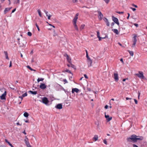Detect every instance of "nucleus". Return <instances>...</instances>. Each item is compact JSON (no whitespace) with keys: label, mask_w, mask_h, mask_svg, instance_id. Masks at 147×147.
<instances>
[{"label":"nucleus","mask_w":147,"mask_h":147,"mask_svg":"<svg viewBox=\"0 0 147 147\" xmlns=\"http://www.w3.org/2000/svg\"><path fill=\"white\" fill-rule=\"evenodd\" d=\"M18 41V43L20 45V47H24L25 46L26 43V42L25 39H22L20 41V39L18 38L17 39Z\"/></svg>","instance_id":"nucleus-1"},{"label":"nucleus","mask_w":147,"mask_h":147,"mask_svg":"<svg viewBox=\"0 0 147 147\" xmlns=\"http://www.w3.org/2000/svg\"><path fill=\"white\" fill-rule=\"evenodd\" d=\"M136 137H138L136 135H133L131 136L130 138H127V140L128 142H131V140H132L134 142H136Z\"/></svg>","instance_id":"nucleus-2"},{"label":"nucleus","mask_w":147,"mask_h":147,"mask_svg":"<svg viewBox=\"0 0 147 147\" xmlns=\"http://www.w3.org/2000/svg\"><path fill=\"white\" fill-rule=\"evenodd\" d=\"M136 75L141 79H144V76L142 72L139 71V73L136 74Z\"/></svg>","instance_id":"nucleus-3"},{"label":"nucleus","mask_w":147,"mask_h":147,"mask_svg":"<svg viewBox=\"0 0 147 147\" xmlns=\"http://www.w3.org/2000/svg\"><path fill=\"white\" fill-rule=\"evenodd\" d=\"M42 102L46 105H47L49 101L47 98L44 97L42 98Z\"/></svg>","instance_id":"nucleus-4"},{"label":"nucleus","mask_w":147,"mask_h":147,"mask_svg":"<svg viewBox=\"0 0 147 147\" xmlns=\"http://www.w3.org/2000/svg\"><path fill=\"white\" fill-rule=\"evenodd\" d=\"M24 140L25 142V143L27 147H31V146L30 145L29 142L28 141V138L26 136H25Z\"/></svg>","instance_id":"nucleus-5"},{"label":"nucleus","mask_w":147,"mask_h":147,"mask_svg":"<svg viewBox=\"0 0 147 147\" xmlns=\"http://www.w3.org/2000/svg\"><path fill=\"white\" fill-rule=\"evenodd\" d=\"M112 18L114 22L119 26V22L118 19L117 18L114 17V16H112Z\"/></svg>","instance_id":"nucleus-6"},{"label":"nucleus","mask_w":147,"mask_h":147,"mask_svg":"<svg viewBox=\"0 0 147 147\" xmlns=\"http://www.w3.org/2000/svg\"><path fill=\"white\" fill-rule=\"evenodd\" d=\"M97 12L98 13V19L100 20H101L103 16L100 11H98Z\"/></svg>","instance_id":"nucleus-7"},{"label":"nucleus","mask_w":147,"mask_h":147,"mask_svg":"<svg viewBox=\"0 0 147 147\" xmlns=\"http://www.w3.org/2000/svg\"><path fill=\"white\" fill-rule=\"evenodd\" d=\"M6 95V91H5L4 93L0 96V99L1 100H6L5 96Z\"/></svg>","instance_id":"nucleus-8"},{"label":"nucleus","mask_w":147,"mask_h":147,"mask_svg":"<svg viewBox=\"0 0 147 147\" xmlns=\"http://www.w3.org/2000/svg\"><path fill=\"white\" fill-rule=\"evenodd\" d=\"M136 35H135V36L133 38V42L132 47H135L137 42V40L136 39Z\"/></svg>","instance_id":"nucleus-9"},{"label":"nucleus","mask_w":147,"mask_h":147,"mask_svg":"<svg viewBox=\"0 0 147 147\" xmlns=\"http://www.w3.org/2000/svg\"><path fill=\"white\" fill-rule=\"evenodd\" d=\"M73 25L74 26V28L76 30H77V31H79V30L78 28V27L77 26V25L76 24V22L77 21H73Z\"/></svg>","instance_id":"nucleus-10"},{"label":"nucleus","mask_w":147,"mask_h":147,"mask_svg":"<svg viewBox=\"0 0 147 147\" xmlns=\"http://www.w3.org/2000/svg\"><path fill=\"white\" fill-rule=\"evenodd\" d=\"M47 86L45 84L43 83H41L40 86V88L42 89H44L46 88Z\"/></svg>","instance_id":"nucleus-11"},{"label":"nucleus","mask_w":147,"mask_h":147,"mask_svg":"<svg viewBox=\"0 0 147 147\" xmlns=\"http://www.w3.org/2000/svg\"><path fill=\"white\" fill-rule=\"evenodd\" d=\"M55 107L57 109H60L62 108V105L61 104H59L56 106Z\"/></svg>","instance_id":"nucleus-12"},{"label":"nucleus","mask_w":147,"mask_h":147,"mask_svg":"<svg viewBox=\"0 0 147 147\" xmlns=\"http://www.w3.org/2000/svg\"><path fill=\"white\" fill-rule=\"evenodd\" d=\"M105 117L106 118L107 121H110L112 119V117H110L109 115H106V114H105Z\"/></svg>","instance_id":"nucleus-13"},{"label":"nucleus","mask_w":147,"mask_h":147,"mask_svg":"<svg viewBox=\"0 0 147 147\" xmlns=\"http://www.w3.org/2000/svg\"><path fill=\"white\" fill-rule=\"evenodd\" d=\"M114 78L116 82H117L118 80V74L117 73L114 74Z\"/></svg>","instance_id":"nucleus-14"},{"label":"nucleus","mask_w":147,"mask_h":147,"mask_svg":"<svg viewBox=\"0 0 147 147\" xmlns=\"http://www.w3.org/2000/svg\"><path fill=\"white\" fill-rule=\"evenodd\" d=\"M11 7L10 8L8 7L5 8V9L4 11V14H5L7 12L9 11L11 9Z\"/></svg>","instance_id":"nucleus-15"},{"label":"nucleus","mask_w":147,"mask_h":147,"mask_svg":"<svg viewBox=\"0 0 147 147\" xmlns=\"http://www.w3.org/2000/svg\"><path fill=\"white\" fill-rule=\"evenodd\" d=\"M27 94L26 92L25 93L23 94L22 96H19V98H21L22 101L23 99V97L27 96Z\"/></svg>","instance_id":"nucleus-16"},{"label":"nucleus","mask_w":147,"mask_h":147,"mask_svg":"<svg viewBox=\"0 0 147 147\" xmlns=\"http://www.w3.org/2000/svg\"><path fill=\"white\" fill-rule=\"evenodd\" d=\"M87 61L88 67H89L91 66L92 63V60H87Z\"/></svg>","instance_id":"nucleus-17"},{"label":"nucleus","mask_w":147,"mask_h":147,"mask_svg":"<svg viewBox=\"0 0 147 147\" xmlns=\"http://www.w3.org/2000/svg\"><path fill=\"white\" fill-rule=\"evenodd\" d=\"M79 91V90L77 88H74L72 89V92L73 93H74V92H76L78 93Z\"/></svg>","instance_id":"nucleus-18"},{"label":"nucleus","mask_w":147,"mask_h":147,"mask_svg":"<svg viewBox=\"0 0 147 147\" xmlns=\"http://www.w3.org/2000/svg\"><path fill=\"white\" fill-rule=\"evenodd\" d=\"M139 138H136V142L138 140H141L144 139V138L142 136H139Z\"/></svg>","instance_id":"nucleus-19"},{"label":"nucleus","mask_w":147,"mask_h":147,"mask_svg":"<svg viewBox=\"0 0 147 147\" xmlns=\"http://www.w3.org/2000/svg\"><path fill=\"white\" fill-rule=\"evenodd\" d=\"M28 92L29 93H31L32 94L36 95L37 93V92L36 91H29Z\"/></svg>","instance_id":"nucleus-20"},{"label":"nucleus","mask_w":147,"mask_h":147,"mask_svg":"<svg viewBox=\"0 0 147 147\" xmlns=\"http://www.w3.org/2000/svg\"><path fill=\"white\" fill-rule=\"evenodd\" d=\"M78 13H77L76 15L74 18L73 21H76L77 20V19H78Z\"/></svg>","instance_id":"nucleus-21"},{"label":"nucleus","mask_w":147,"mask_h":147,"mask_svg":"<svg viewBox=\"0 0 147 147\" xmlns=\"http://www.w3.org/2000/svg\"><path fill=\"white\" fill-rule=\"evenodd\" d=\"M112 31L117 34H119V32L118 30L117 29H115L112 30Z\"/></svg>","instance_id":"nucleus-22"},{"label":"nucleus","mask_w":147,"mask_h":147,"mask_svg":"<svg viewBox=\"0 0 147 147\" xmlns=\"http://www.w3.org/2000/svg\"><path fill=\"white\" fill-rule=\"evenodd\" d=\"M5 141L11 147H14L7 140L5 139Z\"/></svg>","instance_id":"nucleus-23"},{"label":"nucleus","mask_w":147,"mask_h":147,"mask_svg":"<svg viewBox=\"0 0 147 147\" xmlns=\"http://www.w3.org/2000/svg\"><path fill=\"white\" fill-rule=\"evenodd\" d=\"M85 25L84 24H82L80 27V30H82L84 28Z\"/></svg>","instance_id":"nucleus-24"},{"label":"nucleus","mask_w":147,"mask_h":147,"mask_svg":"<svg viewBox=\"0 0 147 147\" xmlns=\"http://www.w3.org/2000/svg\"><path fill=\"white\" fill-rule=\"evenodd\" d=\"M98 136L97 135H95L93 138V139L95 141H96L98 139Z\"/></svg>","instance_id":"nucleus-25"},{"label":"nucleus","mask_w":147,"mask_h":147,"mask_svg":"<svg viewBox=\"0 0 147 147\" xmlns=\"http://www.w3.org/2000/svg\"><path fill=\"white\" fill-rule=\"evenodd\" d=\"M24 116L26 117H28L29 116V114L27 112H26L24 114Z\"/></svg>","instance_id":"nucleus-26"},{"label":"nucleus","mask_w":147,"mask_h":147,"mask_svg":"<svg viewBox=\"0 0 147 147\" xmlns=\"http://www.w3.org/2000/svg\"><path fill=\"white\" fill-rule=\"evenodd\" d=\"M37 11L38 12V14H39V16L40 17H42V15L41 14L40 10V9H38V10Z\"/></svg>","instance_id":"nucleus-27"},{"label":"nucleus","mask_w":147,"mask_h":147,"mask_svg":"<svg viewBox=\"0 0 147 147\" xmlns=\"http://www.w3.org/2000/svg\"><path fill=\"white\" fill-rule=\"evenodd\" d=\"M44 80L43 78H38L37 80V82H39L40 81H42Z\"/></svg>","instance_id":"nucleus-28"},{"label":"nucleus","mask_w":147,"mask_h":147,"mask_svg":"<svg viewBox=\"0 0 147 147\" xmlns=\"http://www.w3.org/2000/svg\"><path fill=\"white\" fill-rule=\"evenodd\" d=\"M20 0H17V1H15L13 2L14 4H20Z\"/></svg>","instance_id":"nucleus-29"},{"label":"nucleus","mask_w":147,"mask_h":147,"mask_svg":"<svg viewBox=\"0 0 147 147\" xmlns=\"http://www.w3.org/2000/svg\"><path fill=\"white\" fill-rule=\"evenodd\" d=\"M27 67L29 69H30V70L31 71H36V70H34L33 69H32V68L29 66V65H28L27 66Z\"/></svg>","instance_id":"nucleus-30"},{"label":"nucleus","mask_w":147,"mask_h":147,"mask_svg":"<svg viewBox=\"0 0 147 147\" xmlns=\"http://www.w3.org/2000/svg\"><path fill=\"white\" fill-rule=\"evenodd\" d=\"M128 51L129 53V54H130V55L131 56H133L134 55V52L132 51H130L128 50Z\"/></svg>","instance_id":"nucleus-31"},{"label":"nucleus","mask_w":147,"mask_h":147,"mask_svg":"<svg viewBox=\"0 0 147 147\" xmlns=\"http://www.w3.org/2000/svg\"><path fill=\"white\" fill-rule=\"evenodd\" d=\"M98 39H99V41H100L101 40V39H103V38H107V36H106L105 37H101L100 36V37H98Z\"/></svg>","instance_id":"nucleus-32"},{"label":"nucleus","mask_w":147,"mask_h":147,"mask_svg":"<svg viewBox=\"0 0 147 147\" xmlns=\"http://www.w3.org/2000/svg\"><path fill=\"white\" fill-rule=\"evenodd\" d=\"M67 61L69 63H71V59L69 57L68 58H67Z\"/></svg>","instance_id":"nucleus-33"},{"label":"nucleus","mask_w":147,"mask_h":147,"mask_svg":"<svg viewBox=\"0 0 147 147\" xmlns=\"http://www.w3.org/2000/svg\"><path fill=\"white\" fill-rule=\"evenodd\" d=\"M71 67L72 68H74V69H76V66L72 64V63L71 65Z\"/></svg>","instance_id":"nucleus-34"},{"label":"nucleus","mask_w":147,"mask_h":147,"mask_svg":"<svg viewBox=\"0 0 147 147\" xmlns=\"http://www.w3.org/2000/svg\"><path fill=\"white\" fill-rule=\"evenodd\" d=\"M35 25L37 27V29H38V31H40V29H39V26H38V25H37V24L36 23L35 24Z\"/></svg>","instance_id":"nucleus-35"},{"label":"nucleus","mask_w":147,"mask_h":147,"mask_svg":"<svg viewBox=\"0 0 147 147\" xmlns=\"http://www.w3.org/2000/svg\"><path fill=\"white\" fill-rule=\"evenodd\" d=\"M65 72H67L68 73H69L71 74H72V73L69 70H68V69H67V70H65Z\"/></svg>","instance_id":"nucleus-36"},{"label":"nucleus","mask_w":147,"mask_h":147,"mask_svg":"<svg viewBox=\"0 0 147 147\" xmlns=\"http://www.w3.org/2000/svg\"><path fill=\"white\" fill-rule=\"evenodd\" d=\"M86 57L87 58V60H91L90 59V58L89 57L88 55V53H87V54L86 55Z\"/></svg>","instance_id":"nucleus-37"},{"label":"nucleus","mask_w":147,"mask_h":147,"mask_svg":"<svg viewBox=\"0 0 147 147\" xmlns=\"http://www.w3.org/2000/svg\"><path fill=\"white\" fill-rule=\"evenodd\" d=\"M97 37H100V33L99 31H97Z\"/></svg>","instance_id":"nucleus-38"},{"label":"nucleus","mask_w":147,"mask_h":147,"mask_svg":"<svg viewBox=\"0 0 147 147\" xmlns=\"http://www.w3.org/2000/svg\"><path fill=\"white\" fill-rule=\"evenodd\" d=\"M27 34L28 36H31L32 35V33L30 32H28Z\"/></svg>","instance_id":"nucleus-39"},{"label":"nucleus","mask_w":147,"mask_h":147,"mask_svg":"<svg viewBox=\"0 0 147 147\" xmlns=\"http://www.w3.org/2000/svg\"><path fill=\"white\" fill-rule=\"evenodd\" d=\"M106 23V24L107 26H109V22L108 21H107L105 22Z\"/></svg>","instance_id":"nucleus-40"},{"label":"nucleus","mask_w":147,"mask_h":147,"mask_svg":"<svg viewBox=\"0 0 147 147\" xmlns=\"http://www.w3.org/2000/svg\"><path fill=\"white\" fill-rule=\"evenodd\" d=\"M44 11L45 13V14H46L47 16L48 15H49L48 14V11H46V10L45 9H44Z\"/></svg>","instance_id":"nucleus-41"},{"label":"nucleus","mask_w":147,"mask_h":147,"mask_svg":"<svg viewBox=\"0 0 147 147\" xmlns=\"http://www.w3.org/2000/svg\"><path fill=\"white\" fill-rule=\"evenodd\" d=\"M103 142L106 145L107 144V142L106 140V139H104L103 140Z\"/></svg>","instance_id":"nucleus-42"},{"label":"nucleus","mask_w":147,"mask_h":147,"mask_svg":"<svg viewBox=\"0 0 147 147\" xmlns=\"http://www.w3.org/2000/svg\"><path fill=\"white\" fill-rule=\"evenodd\" d=\"M47 16L48 17V19L49 20H50L51 18V15L49 14V15H48Z\"/></svg>","instance_id":"nucleus-43"},{"label":"nucleus","mask_w":147,"mask_h":147,"mask_svg":"<svg viewBox=\"0 0 147 147\" xmlns=\"http://www.w3.org/2000/svg\"><path fill=\"white\" fill-rule=\"evenodd\" d=\"M103 19L104 21L105 22L108 21V19L105 17H104L103 18Z\"/></svg>","instance_id":"nucleus-44"},{"label":"nucleus","mask_w":147,"mask_h":147,"mask_svg":"<svg viewBox=\"0 0 147 147\" xmlns=\"http://www.w3.org/2000/svg\"><path fill=\"white\" fill-rule=\"evenodd\" d=\"M64 56L65 57H66V58H68L69 57V56L67 54H65L64 55Z\"/></svg>","instance_id":"nucleus-45"},{"label":"nucleus","mask_w":147,"mask_h":147,"mask_svg":"<svg viewBox=\"0 0 147 147\" xmlns=\"http://www.w3.org/2000/svg\"><path fill=\"white\" fill-rule=\"evenodd\" d=\"M140 94V93L139 92V91H138V99H139Z\"/></svg>","instance_id":"nucleus-46"},{"label":"nucleus","mask_w":147,"mask_h":147,"mask_svg":"<svg viewBox=\"0 0 147 147\" xmlns=\"http://www.w3.org/2000/svg\"><path fill=\"white\" fill-rule=\"evenodd\" d=\"M104 1L107 3H108L109 1V0H104Z\"/></svg>","instance_id":"nucleus-47"},{"label":"nucleus","mask_w":147,"mask_h":147,"mask_svg":"<svg viewBox=\"0 0 147 147\" xmlns=\"http://www.w3.org/2000/svg\"><path fill=\"white\" fill-rule=\"evenodd\" d=\"M134 101L135 102V104H138V101L136 99H134Z\"/></svg>","instance_id":"nucleus-48"},{"label":"nucleus","mask_w":147,"mask_h":147,"mask_svg":"<svg viewBox=\"0 0 147 147\" xmlns=\"http://www.w3.org/2000/svg\"><path fill=\"white\" fill-rule=\"evenodd\" d=\"M84 76L85 77V78H86V79H88V77L87 76V75L86 74H84Z\"/></svg>","instance_id":"nucleus-49"},{"label":"nucleus","mask_w":147,"mask_h":147,"mask_svg":"<svg viewBox=\"0 0 147 147\" xmlns=\"http://www.w3.org/2000/svg\"><path fill=\"white\" fill-rule=\"evenodd\" d=\"M4 52L5 55V56L8 55L7 53V51H4Z\"/></svg>","instance_id":"nucleus-50"},{"label":"nucleus","mask_w":147,"mask_h":147,"mask_svg":"<svg viewBox=\"0 0 147 147\" xmlns=\"http://www.w3.org/2000/svg\"><path fill=\"white\" fill-rule=\"evenodd\" d=\"M117 13H118L119 14H123L124 13V12H123V11H121V12L119 11V12H118Z\"/></svg>","instance_id":"nucleus-51"},{"label":"nucleus","mask_w":147,"mask_h":147,"mask_svg":"<svg viewBox=\"0 0 147 147\" xmlns=\"http://www.w3.org/2000/svg\"><path fill=\"white\" fill-rule=\"evenodd\" d=\"M130 8L133 11H135L136 9V8L133 7H131Z\"/></svg>","instance_id":"nucleus-52"},{"label":"nucleus","mask_w":147,"mask_h":147,"mask_svg":"<svg viewBox=\"0 0 147 147\" xmlns=\"http://www.w3.org/2000/svg\"><path fill=\"white\" fill-rule=\"evenodd\" d=\"M127 14H128V16L127 17V19H129V18L130 16V14L129 13H128Z\"/></svg>","instance_id":"nucleus-53"},{"label":"nucleus","mask_w":147,"mask_h":147,"mask_svg":"<svg viewBox=\"0 0 147 147\" xmlns=\"http://www.w3.org/2000/svg\"><path fill=\"white\" fill-rule=\"evenodd\" d=\"M63 81L64 82H65V83H68L67 81V80H66V79H64V80H63Z\"/></svg>","instance_id":"nucleus-54"},{"label":"nucleus","mask_w":147,"mask_h":147,"mask_svg":"<svg viewBox=\"0 0 147 147\" xmlns=\"http://www.w3.org/2000/svg\"><path fill=\"white\" fill-rule=\"evenodd\" d=\"M12 66V63H11V61L10 62V63H9V67H10Z\"/></svg>","instance_id":"nucleus-55"},{"label":"nucleus","mask_w":147,"mask_h":147,"mask_svg":"<svg viewBox=\"0 0 147 147\" xmlns=\"http://www.w3.org/2000/svg\"><path fill=\"white\" fill-rule=\"evenodd\" d=\"M70 64H67V66L69 67H71V63H69Z\"/></svg>","instance_id":"nucleus-56"},{"label":"nucleus","mask_w":147,"mask_h":147,"mask_svg":"<svg viewBox=\"0 0 147 147\" xmlns=\"http://www.w3.org/2000/svg\"><path fill=\"white\" fill-rule=\"evenodd\" d=\"M134 25L136 26V27H138V24L136 23L134 24Z\"/></svg>","instance_id":"nucleus-57"},{"label":"nucleus","mask_w":147,"mask_h":147,"mask_svg":"<svg viewBox=\"0 0 147 147\" xmlns=\"http://www.w3.org/2000/svg\"><path fill=\"white\" fill-rule=\"evenodd\" d=\"M134 7H136V8H137L138 7V6L136 5H135L134 4H133V5H132Z\"/></svg>","instance_id":"nucleus-58"},{"label":"nucleus","mask_w":147,"mask_h":147,"mask_svg":"<svg viewBox=\"0 0 147 147\" xmlns=\"http://www.w3.org/2000/svg\"><path fill=\"white\" fill-rule=\"evenodd\" d=\"M16 10V8L14 9L12 11V13H13Z\"/></svg>","instance_id":"nucleus-59"},{"label":"nucleus","mask_w":147,"mask_h":147,"mask_svg":"<svg viewBox=\"0 0 147 147\" xmlns=\"http://www.w3.org/2000/svg\"><path fill=\"white\" fill-rule=\"evenodd\" d=\"M95 124L96 125L98 126H99V123L98 122H95Z\"/></svg>","instance_id":"nucleus-60"},{"label":"nucleus","mask_w":147,"mask_h":147,"mask_svg":"<svg viewBox=\"0 0 147 147\" xmlns=\"http://www.w3.org/2000/svg\"><path fill=\"white\" fill-rule=\"evenodd\" d=\"M78 1L77 0H73V1L74 3H76Z\"/></svg>","instance_id":"nucleus-61"},{"label":"nucleus","mask_w":147,"mask_h":147,"mask_svg":"<svg viewBox=\"0 0 147 147\" xmlns=\"http://www.w3.org/2000/svg\"><path fill=\"white\" fill-rule=\"evenodd\" d=\"M114 24H115L113 22L111 23V25L112 26H113L114 25Z\"/></svg>","instance_id":"nucleus-62"},{"label":"nucleus","mask_w":147,"mask_h":147,"mask_svg":"<svg viewBox=\"0 0 147 147\" xmlns=\"http://www.w3.org/2000/svg\"><path fill=\"white\" fill-rule=\"evenodd\" d=\"M120 61L123 63V59L121 58L120 59Z\"/></svg>","instance_id":"nucleus-63"},{"label":"nucleus","mask_w":147,"mask_h":147,"mask_svg":"<svg viewBox=\"0 0 147 147\" xmlns=\"http://www.w3.org/2000/svg\"><path fill=\"white\" fill-rule=\"evenodd\" d=\"M133 146L134 147H138V146H137L135 144H134Z\"/></svg>","instance_id":"nucleus-64"}]
</instances>
